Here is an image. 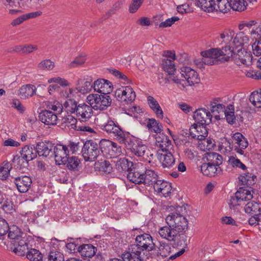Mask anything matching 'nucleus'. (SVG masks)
Wrapping results in <instances>:
<instances>
[{"label": "nucleus", "mask_w": 261, "mask_h": 261, "mask_svg": "<svg viewBox=\"0 0 261 261\" xmlns=\"http://www.w3.org/2000/svg\"><path fill=\"white\" fill-rule=\"evenodd\" d=\"M202 56L201 61L199 64L195 61L197 65L201 67L203 63L212 65L217 62L216 59L227 61L232 58L236 64L239 66L242 65L249 66L251 64L252 56L250 51H247L242 48L231 49L230 46H225L222 48H211L201 53Z\"/></svg>", "instance_id": "nucleus-1"}, {"label": "nucleus", "mask_w": 261, "mask_h": 261, "mask_svg": "<svg viewBox=\"0 0 261 261\" xmlns=\"http://www.w3.org/2000/svg\"><path fill=\"white\" fill-rule=\"evenodd\" d=\"M167 226L159 228L158 233L160 236L168 241H176L179 238H182L184 244L186 243V237L184 236L188 228V221L183 215L176 212L170 213L165 218Z\"/></svg>", "instance_id": "nucleus-2"}, {"label": "nucleus", "mask_w": 261, "mask_h": 261, "mask_svg": "<svg viewBox=\"0 0 261 261\" xmlns=\"http://www.w3.org/2000/svg\"><path fill=\"white\" fill-rule=\"evenodd\" d=\"M219 37L225 46H230L231 49L242 48L249 41V36L243 31L235 34L232 30H227L221 33Z\"/></svg>", "instance_id": "nucleus-3"}, {"label": "nucleus", "mask_w": 261, "mask_h": 261, "mask_svg": "<svg viewBox=\"0 0 261 261\" xmlns=\"http://www.w3.org/2000/svg\"><path fill=\"white\" fill-rule=\"evenodd\" d=\"M87 102L91 107L96 110H103L110 106L111 98L110 96L105 94H89L86 98Z\"/></svg>", "instance_id": "nucleus-4"}, {"label": "nucleus", "mask_w": 261, "mask_h": 261, "mask_svg": "<svg viewBox=\"0 0 261 261\" xmlns=\"http://www.w3.org/2000/svg\"><path fill=\"white\" fill-rule=\"evenodd\" d=\"M100 146L93 140L85 142L82 149V156L86 162L95 161L100 155Z\"/></svg>", "instance_id": "nucleus-5"}, {"label": "nucleus", "mask_w": 261, "mask_h": 261, "mask_svg": "<svg viewBox=\"0 0 261 261\" xmlns=\"http://www.w3.org/2000/svg\"><path fill=\"white\" fill-rule=\"evenodd\" d=\"M99 146L101 152L110 158H116L122 153L121 147L116 143L109 140H101Z\"/></svg>", "instance_id": "nucleus-6"}, {"label": "nucleus", "mask_w": 261, "mask_h": 261, "mask_svg": "<svg viewBox=\"0 0 261 261\" xmlns=\"http://www.w3.org/2000/svg\"><path fill=\"white\" fill-rule=\"evenodd\" d=\"M245 27L250 30L249 34L253 41L261 40V21L255 20H244L238 25L240 30H243Z\"/></svg>", "instance_id": "nucleus-7"}, {"label": "nucleus", "mask_w": 261, "mask_h": 261, "mask_svg": "<svg viewBox=\"0 0 261 261\" xmlns=\"http://www.w3.org/2000/svg\"><path fill=\"white\" fill-rule=\"evenodd\" d=\"M117 99L124 105L133 102L136 98V93L130 86H123L117 89L115 93Z\"/></svg>", "instance_id": "nucleus-8"}, {"label": "nucleus", "mask_w": 261, "mask_h": 261, "mask_svg": "<svg viewBox=\"0 0 261 261\" xmlns=\"http://www.w3.org/2000/svg\"><path fill=\"white\" fill-rule=\"evenodd\" d=\"M163 56L165 58L162 61V68L166 72H167L169 75L173 74L176 71L174 62L176 59L175 51L166 50L164 52Z\"/></svg>", "instance_id": "nucleus-9"}, {"label": "nucleus", "mask_w": 261, "mask_h": 261, "mask_svg": "<svg viewBox=\"0 0 261 261\" xmlns=\"http://www.w3.org/2000/svg\"><path fill=\"white\" fill-rule=\"evenodd\" d=\"M180 76L184 77L186 87L192 86L200 82L197 72L190 67L185 66L181 68Z\"/></svg>", "instance_id": "nucleus-10"}, {"label": "nucleus", "mask_w": 261, "mask_h": 261, "mask_svg": "<svg viewBox=\"0 0 261 261\" xmlns=\"http://www.w3.org/2000/svg\"><path fill=\"white\" fill-rule=\"evenodd\" d=\"M174 149L168 150H158L156 151L157 159L162 164L163 168H169L175 163V158L173 153Z\"/></svg>", "instance_id": "nucleus-11"}, {"label": "nucleus", "mask_w": 261, "mask_h": 261, "mask_svg": "<svg viewBox=\"0 0 261 261\" xmlns=\"http://www.w3.org/2000/svg\"><path fill=\"white\" fill-rule=\"evenodd\" d=\"M54 154L55 162L60 165L65 164L69 154V150L66 145L57 144L54 146Z\"/></svg>", "instance_id": "nucleus-12"}, {"label": "nucleus", "mask_w": 261, "mask_h": 261, "mask_svg": "<svg viewBox=\"0 0 261 261\" xmlns=\"http://www.w3.org/2000/svg\"><path fill=\"white\" fill-rule=\"evenodd\" d=\"M136 246L139 250L148 251L152 250L154 247V244L153 242L151 236L147 233H143L137 236L136 238Z\"/></svg>", "instance_id": "nucleus-13"}, {"label": "nucleus", "mask_w": 261, "mask_h": 261, "mask_svg": "<svg viewBox=\"0 0 261 261\" xmlns=\"http://www.w3.org/2000/svg\"><path fill=\"white\" fill-rule=\"evenodd\" d=\"M93 89L97 92L107 95L113 90V85L107 80L99 79L93 84Z\"/></svg>", "instance_id": "nucleus-14"}, {"label": "nucleus", "mask_w": 261, "mask_h": 261, "mask_svg": "<svg viewBox=\"0 0 261 261\" xmlns=\"http://www.w3.org/2000/svg\"><path fill=\"white\" fill-rule=\"evenodd\" d=\"M232 143L234 150L242 155L248 145L247 139L240 133H236L232 136Z\"/></svg>", "instance_id": "nucleus-15"}, {"label": "nucleus", "mask_w": 261, "mask_h": 261, "mask_svg": "<svg viewBox=\"0 0 261 261\" xmlns=\"http://www.w3.org/2000/svg\"><path fill=\"white\" fill-rule=\"evenodd\" d=\"M212 115L211 112L205 108L196 110L193 115V118L199 124L208 125L212 122Z\"/></svg>", "instance_id": "nucleus-16"}, {"label": "nucleus", "mask_w": 261, "mask_h": 261, "mask_svg": "<svg viewBox=\"0 0 261 261\" xmlns=\"http://www.w3.org/2000/svg\"><path fill=\"white\" fill-rule=\"evenodd\" d=\"M190 135L199 140H203L207 136V130L205 124L194 123L189 129Z\"/></svg>", "instance_id": "nucleus-17"}, {"label": "nucleus", "mask_w": 261, "mask_h": 261, "mask_svg": "<svg viewBox=\"0 0 261 261\" xmlns=\"http://www.w3.org/2000/svg\"><path fill=\"white\" fill-rule=\"evenodd\" d=\"M93 110L91 106L85 103L79 104L75 110V115L82 121H87L92 116Z\"/></svg>", "instance_id": "nucleus-18"}, {"label": "nucleus", "mask_w": 261, "mask_h": 261, "mask_svg": "<svg viewBox=\"0 0 261 261\" xmlns=\"http://www.w3.org/2000/svg\"><path fill=\"white\" fill-rule=\"evenodd\" d=\"M130 142L132 144L129 148L130 151L136 156H143L147 149V146L142 140L133 137L130 139Z\"/></svg>", "instance_id": "nucleus-19"}, {"label": "nucleus", "mask_w": 261, "mask_h": 261, "mask_svg": "<svg viewBox=\"0 0 261 261\" xmlns=\"http://www.w3.org/2000/svg\"><path fill=\"white\" fill-rule=\"evenodd\" d=\"M153 186L154 191L165 197L168 196L171 193L172 188L170 183L168 182L158 179Z\"/></svg>", "instance_id": "nucleus-20"}, {"label": "nucleus", "mask_w": 261, "mask_h": 261, "mask_svg": "<svg viewBox=\"0 0 261 261\" xmlns=\"http://www.w3.org/2000/svg\"><path fill=\"white\" fill-rule=\"evenodd\" d=\"M58 115L49 110H43L39 114L40 121L46 125H55L58 120Z\"/></svg>", "instance_id": "nucleus-21"}, {"label": "nucleus", "mask_w": 261, "mask_h": 261, "mask_svg": "<svg viewBox=\"0 0 261 261\" xmlns=\"http://www.w3.org/2000/svg\"><path fill=\"white\" fill-rule=\"evenodd\" d=\"M14 183L19 192L25 193L30 188L32 179L28 176L17 177L15 178Z\"/></svg>", "instance_id": "nucleus-22"}, {"label": "nucleus", "mask_w": 261, "mask_h": 261, "mask_svg": "<svg viewBox=\"0 0 261 261\" xmlns=\"http://www.w3.org/2000/svg\"><path fill=\"white\" fill-rule=\"evenodd\" d=\"M122 258L124 261H141L142 256L141 250L136 246H133L129 251L122 254Z\"/></svg>", "instance_id": "nucleus-23"}, {"label": "nucleus", "mask_w": 261, "mask_h": 261, "mask_svg": "<svg viewBox=\"0 0 261 261\" xmlns=\"http://www.w3.org/2000/svg\"><path fill=\"white\" fill-rule=\"evenodd\" d=\"M156 145L160 149L158 150H168L173 149V145L169 138L164 134L160 135L155 138Z\"/></svg>", "instance_id": "nucleus-24"}, {"label": "nucleus", "mask_w": 261, "mask_h": 261, "mask_svg": "<svg viewBox=\"0 0 261 261\" xmlns=\"http://www.w3.org/2000/svg\"><path fill=\"white\" fill-rule=\"evenodd\" d=\"M145 169L144 173L143 172V184L148 186L153 185L158 180V174L152 169Z\"/></svg>", "instance_id": "nucleus-25"}, {"label": "nucleus", "mask_w": 261, "mask_h": 261, "mask_svg": "<svg viewBox=\"0 0 261 261\" xmlns=\"http://www.w3.org/2000/svg\"><path fill=\"white\" fill-rule=\"evenodd\" d=\"M99 121V126L100 128L107 133L112 130L118 123L107 115H103L100 117Z\"/></svg>", "instance_id": "nucleus-26"}, {"label": "nucleus", "mask_w": 261, "mask_h": 261, "mask_svg": "<svg viewBox=\"0 0 261 261\" xmlns=\"http://www.w3.org/2000/svg\"><path fill=\"white\" fill-rule=\"evenodd\" d=\"M54 149V145L50 142H39L36 146V151L39 156L46 157Z\"/></svg>", "instance_id": "nucleus-27"}, {"label": "nucleus", "mask_w": 261, "mask_h": 261, "mask_svg": "<svg viewBox=\"0 0 261 261\" xmlns=\"http://www.w3.org/2000/svg\"><path fill=\"white\" fill-rule=\"evenodd\" d=\"M201 171L205 176H214L220 173L221 169L219 166H215L211 163H203L201 166Z\"/></svg>", "instance_id": "nucleus-28"}, {"label": "nucleus", "mask_w": 261, "mask_h": 261, "mask_svg": "<svg viewBox=\"0 0 261 261\" xmlns=\"http://www.w3.org/2000/svg\"><path fill=\"white\" fill-rule=\"evenodd\" d=\"M19 160H23L27 163L34 159L37 156V151L35 147L30 146H25L22 148Z\"/></svg>", "instance_id": "nucleus-29"}, {"label": "nucleus", "mask_w": 261, "mask_h": 261, "mask_svg": "<svg viewBox=\"0 0 261 261\" xmlns=\"http://www.w3.org/2000/svg\"><path fill=\"white\" fill-rule=\"evenodd\" d=\"M14 248L13 252L19 256H23L27 254L29 251L28 242L26 238L21 239L17 243L14 244Z\"/></svg>", "instance_id": "nucleus-30"}, {"label": "nucleus", "mask_w": 261, "mask_h": 261, "mask_svg": "<svg viewBox=\"0 0 261 261\" xmlns=\"http://www.w3.org/2000/svg\"><path fill=\"white\" fill-rule=\"evenodd\" d=\"M108 134L112 135L120 143H125L127 134L124 132L118 123Z\"/></svg>", "instance_id": "nucleus-31"}, {"label": "nucleus", "mask_w": 261, "mask_h": 261, "mask_svg": "<svg viewBox=\"0 0 261 261\" xmlns=\"http://www.w3.org/2000/svg\"><path fill=\"white\" fill-rule=\"evenodd\" d=\"M147 103L150 108L155 113L158 118L163 119V112L156 99L151 96L147 98Z\"/></svg>", "instance_id": "nucleus-32"}, {"label": "nucleus", "mask_w": 261, "mask_h": 261, "mask_svg": "<svg viewBox=\"0 0 261 261\" xmlns=\"http://www.w3.org/2000/svg\"><path fill=\"white\" fill-rule=\"evenodd\" d=\"M97 249L91 244H83L78 247V251L83 257H91L93 256Z\"/></svg>", "instance_id": "nucleus-33"}, {"label": "nucleus", "mask_w": 261, "mask_h": 261, "mask_svg": "<svg viewBox=\"0 0 261 261\" xmlns=\"http://www.w3.org/2000/svg\"><path fill=\"white\" fill-rule=\"evenodd\" d=\"M196 5L201 10L207 12H212L215 11L216 1L215 0H198Z\"/></svg>", "instance_id": "nucleus-34"}, {"label": "nucleus", "mask_w": 261, "mask_h": 261, "mask_svg": "<svg viewBox=\"0 0 261 261\" xmlns=\"http://www.w3.org/2000/svg\"><path fill=\"white\" fill-rule=\"evenodd\" d=\"M36 91L35 86L28 84L22 86L18 90L19 96L23 99L27 98L34 95Z\"/></svg>", "instance_id": "nucleus-35"}, {"label": "nucleus", "mask_w": 261, "mask_h": 261, "mask_svg": "<svg viewBox=\"0 0 261 261\" xmlns=\"http://www.w3.org/2000/svg\"><path fill=\"white\" fill-rule=\"evenodd\" d=\"M253 192L251 188L246 189V188H240L236 193L239 199H240L243 204L245 202H247L251 200L253 198Z\"/></svg>", "instance_id": "nucleus-36"}, {"label": "nucleus", "mask_w": 261, "mask_h": 261, "mask_svg": "<svg viewBox=\"0 0 261 261\" xmlns=\"http://www.w3.org/2000/svg\"><path fill=\"white\" fill-rule=\"evenodd\" d=\"M8 237L10 239L13 240L12 243L15 244L18 242L21 239L26 238L24 235L23 237V233L21 230L16 226L13 225L9 228Z\"/></svg>", "instance_id": "nucleus-37"}, {"label": "nucleus", "mask_w": 261, "mask_h": 261, "mask_svg": "<svg viewBox=\"0 0 261 261\" xmlns=\"http://www.w3.org/2000/svg\"><path fill=\"white\" fill-rule=\"evenodd\" d=\"M244 210L246 213L253 215L261 212V203L251 201L245 204Z\"/></svg>", "instance_id": "nucleus-38"}, {"label": "nucleus", "mask_w": 261, "mask_h": 261, "mask_svg": "<svg viewBox=\"0 0 261 261\" xmlns=\"http://www.w3.org/2000/svg\"><path fill=\"white\" fill-rule=\"evenodd\" d=\"M256 176H255L252 173L246 172L242 173L239 177V180L241 182L243 185L247 186H250L255 184Z\"/></svg>", "instance_id": "nucleus-39"}, {"label": "nucleus", "mask_w": 261, "mask_h": 261, "mask_svg": "<svg viewBox=\"0 0 261 261\" xmlns=\"http://www.w3.org/2000/svg\"><path fill=\"white\" fill-rule=\"evenodd\" d=\"M45 106L46 110L53 111L54 113L57 115L60 114L63 109L62 105L57 100L47 101L45 102Z\"/></svg>", "instance_id": "nucleus-40"}, {"label": "nucleus", "mask_w": 261, "mask_h": 261, "mask_svg": "<svg viewBox=\"0 0 261 261\" xmlns=\"http://www.w3.org/2000/svg\"><path fill=\"white\" fill-rule=\"evenodd\" d=\"M6 213H10L13 210V203L6 197V195L0 191V205Z\"/></svg>", "instance_id": "nucleus-41"}, {"label": "nucleus", "mask_w": 261, "mask_h": 261, "mask_svg": "<svg viewBox=\"0 0 261 261\" xmlns=\"http://www.w3.org/2000/svg\"><path fill=\"white\" fill-rule=\"evenodd\" d=\"M143 172L134 170L128 172L127 177L132 182L136 184H143Z\"/></svg>", "instance_id": "nucleus-42"}, {"label": "nucleus", "mask_w": 261, "mask_h": 261, "mask_svg": "<svg viewBox=\"0 0 261 261\" xmlns=\"http://www.w3.org/2000/svg\"><path fill=\"white\" fill-rule=\"evenodd\" d=\"M147 127L150 131L157 134H160L161 131L163 130L162 124L154 118H151L148 120L147 122Z\"/></svg>", "instance_id": "nucleus-43"}, {"label": "nucleus", "mask_w": 261, "mask_h": 261, "mask_svg": "<svg viewBox=\"0 0 261 261\" xmlns=\"http://www.w3.org/2000/svg\"><path fill=\"white\" fill-rule=\"evenodd\" d=\"M228 2L234 11L241 12L246 9L247 3L244 0H229Z\"/></svg>", "instance_id": "nucleus-44"}, {"label": "nucleus", "mask_w": 261, "mask_h": 261, "mask_svg": "<svg viewBox=\"0 0 261 261\" xmlns=\"http://www.w3.org/2000/svg\"><path fill=\"white\" fill-rule=\"evenodd\" d=\"M132 165V163L129 162L127 159L121 158L116 162L115 166L116 168L119 172H122L128 171Z\"/></svg>", "instance_id": "nucleus-45"}, {"label": "nucleus", "mask_w": 261, "mask_h": 261, "mask_svg": "<svg viewBox=\"0 0 261 261\" xmlns=\"http://www.w3.org/2000/svg\"><path fill=\"white\" fill-rule=\"evenodd\" d=\"M63 109L68 113L74 114L75 113V110L77 108V102L73 99H68L64 102L62 105Z\"/></svg>", "instance_id": "nucleus-46"}, {"label": "nucleus", "mask_w": 261, "mask_h": 261, "mask_svg": "<svg viewBox=\"0 0 261 261\" xmlns=\"http://www.w3.org/2000/svg\"><path fill=\"white\" fill-rule=\"evenodd\" d=\"M234 108L232 105H229L225 109L224 114L227 122L229 124H233L236 121L234 115Z\"/></svg>", "instance_id": "nucleus-47"}, {"label": "nucleus", "mask_w": 261, "mask_h": 261, "mask_svg": "<svg viewBox=\"0 0 261 261\" xmlns=\"http://www.w3.org/2000/svg\"><path fill=\"white\" fill-rule=\"evenodd\" d=\"M249 100L255 107L261 108V90L252 92Z\"/></svg>", "instance_id": "nucleus-48"}, {"label": "nucleus", "mask_w": 261, "mask_h": 261, "mask_svg": "<svg viewBox=\"0 0 261 261\" xmlns=\"http://www.w3.org/2000/svg\"><path fill=\"white\" fill-rule=\"evenodd\" d=\"M229 0H216L215 10L223 13H227L230 9L231 6L228 2Z\"/></svg>", "instance_id": "nucleus-49"}, {"label": "nucleus", "mask_w": 261, "mask_h": 261, "mask_svg": "<svg viewBox=\"0 0 261 261\" xmlns=\"http://www.w3.org/2000/svg\"><path fill=\"white\" fill-rule=\"evenodd\" d=\"M12 169V165L8 162L3 163L0 167V179L4 180L10 175V171Z\"/></svg>", "instance_id": "nucleus-50"}, {"label": "nucleus", "mask_w": 261, "mask_h": 261, "mask_svg": "<svg viewBox=\"0 0 261 261\" xmlns=\"http://www.w3.org/2000/svg\"><path fill=\"white\" fill-rule=\"evenodd\" d=\"M27 257L31 261H42L43 256L41 252L36 249H31L28 251Z\"/></svg>", "instance_id": "nucleus-51"}, {"label": "nucleus", "mask_w": 261, "mask_h": 261, "mask_svg": "<svg viewBox=\"0 0 261 261\" xmlns=\"http://www.w3.org/2000/svg\"><path fill=\"white\" fill-rule=\"evenodd\" d=\"M96 168L99 171L105 173H110L112 170V167L110 163L107 161H98L95 163Z\"/></svg>", "instance_id": "nucleus-52"}, {"label": "nucleus", "mask_w": 261, "mask_h": 261, "mask_svg": "<svg viewBox=\"0 0 261 261\" xmlns=\"http://www.w3.org/2000/svg\"><path fill=\"white\" fill-rule=\"evenodd\" d=\"M207 159L209 163H211L213 165H215V166H219V165L222 163V157L221 155L219 154L216 152H210L207 153L206 156Z\"/></svg>", "instance_id": "nucleus-53"}, {"label": "nucleus", "mask_w": 261, "mask_h": 261, "mask_svg": "<svg viewBox=\"0 0 261 261\" xmlns=\"http://www.w3.org/2000/svg\"><path fill=\"white\" fill-rule=\"evenodd\" d=\"M210 109L211 113H220L224 112L225 106L223 104L218 103L215 100L210 102Z\"/></svg>", "instance_id": "nucleus-54"}, {"label": "nucleus", "mask_w": 261, "mask_h": 261, "mask_svg": "<svg viewBox=\"0 0 261 261\" xmlns=\"http://www.w3.org/2000/svg\"><path fill=\"white\" fill-rule=\"evenodd\" d=\"M64 123L65 126L68 127L70 129H77L76 126L77 120L72 115H67L63 118Z\"/></svg>", "instance_id": "nucleus-55"}, {"label": "nucleus", "mask_w": 261, "mask_h": 261, "mask_svg": "<svg viewBox=\"0 0 261 261\" xmlns=\"http://www.w3.org/2000/svg\"><path fill=\"white\" fill-rule=\"evenodd\" d=\"M92 88L93 84H92V81H85L82 86L78 85L76 90L77 92L84 94L89 92Z\"/></svg>", "instance_id": "nucleus-56"}, {"label": "nucleus", "mask_w": 261, "mask_h": 261, "mask_svg": "<svg viewBox=\"0 0 261 261\" xmlns=\"http://www.w3.org/2000/svg\"><path fill=\"white\" fill-rule=\"evenodd\" d=\"M66 163L68 169L75 170L77 169V167L80 163V160L76 156H71L67 158V161Z\"/></svg>", "instance_id": "nucleus-57"}, {"label": "nucleus", "mask_w": 261, "mask_h": 261, "mask_svg": "<svg viewBox=\"0 0 261 261\" xmlns=\"http://www.w3.org/2000/svg\"><path fill=\"white\" fill-rule=\"evenodd\" d=\"M169 80L173 81L180 88H185L186 87V81L180 75H175L174 72L173 74H169Z\"/></svg>", "instance_id": "nucleus-58"}, {"label": "nucleus", "mask_w": 261, "mask_h": 261, "mask_svg": "<svg viewBox=\"0 0 261 261\" xmlns=\"http://www.w3.org/2000/svg\"><path fill=\"white\" fill-rule=\"evenodd\" d=\"M110 72L114 76L119 79L121 82L123 83V84H127L130 83V81L128 79V77L123 73L120 72L119 70L112 69L110 70Z\"/></svg>", "instance_id": "nucleus-59"}, {"label": "nucleus", "mask_w": 261, "mask_h": 261, "mask_svg": "<svg viewBox=\"0 0 261 261\" xmlns=\"http://www.w3.org/2000/svg\"><path fill=\"white\" fill-rule=\"evenodd\" d=\"M7 7H21L24 5L25 0H2Z\"/></svg>", "instance_id": "nucleus-60"}, {"label": "nucleus", "mask_w": 261, "mask_h": 261, "mask_svg": "<svg viewBox=\"0 0 261 261\" xmlns=\"http://www.w3.org/2000/svg\"><path fill=\"white\" fill-rule=\"evenodd\" d=\"M47 82L49 84L53 83H57L62 87H66L70 85V83L66 80L59 76L50 78L48 80Z\"/></svg>", "instance_id": "nucleus-61"}, {"label": "nucleus", "mask_w": 261, "mask_h": 261, "mask_svg": "<svg viewBox=\"0 0 261 261\" xmlns=\"http://www.w3.org/2000/svg\"><path fill=\"white\" fill-rule=\"evenodd\" d=\"M144 0H132L129 6L128 10L130 13L136 12L142 5Z\"/></svg>", "instance_id": "nucleus-62"}, {"label": "nucleus", "mask_w": 261, "mask_h": 261, "mask_svg": "<svg viewBox=\"0 0 261 261\" xmlns=\"http://www.w3.org/2000/svg\"><path fill=\"white\" fill-rule=\"evenodd\" d=\"M228 204L231 209H235L237 206L243 204L240 199H239L238 197H237L236 193H235L234 196H230V199L228 200Z\"/></svg>", "instance_id": "nucleus-63"}, {"label": "nucleus", "mask_w": 261, "mask_h": 261, "mask_svg": "<svg viewBox=\"0 0 261 261\" xmlns=\"http://www.w3.org/2000/svg\"><path fill=\"white\" fill-rule=\"evenodd\" d=\"M64 257L59 252H51L48 257V261H64Z\"/></svg>", "instance_id": "nucleus-64"}]
</instances>
